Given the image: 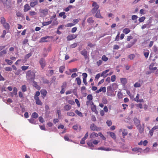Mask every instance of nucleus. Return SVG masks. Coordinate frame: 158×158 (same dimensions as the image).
I'll use <instances>...</instances> for the list:
<instances>
[{"label":"nucleus","mask_w":158,"mask_h":158,"mask_svg":"<svg viewBox=\"0 0 158 158\" xmlns=\"http://www.w3.org/2000/svg\"><path fill=\"white\" fill-rule=\"evenodd\" d=\"M26 77L27 79L30 81L33 80L35 78V73L31 70H28L26 73Z\"/></svg>","instance_id":"nucleus-1"},{"label":"nucleus","mask_w":158,"mask_h":158,"mask_svg":"<svg viewBox=\"0 0 158 158\" xmlns=\"http://www.w3.org/2000/svg\"><path fill=\"white\" fill-rule=\"evenodd\" d=\"M92 8L91 10V12L93 14H94L98 10L99 8V6L97 3L95 2H93V3L92 5Z\"/></svg>","instance_id":"nucleus-2"},{"label":"nucleus","mask_w":158,"mask_h":158,"mask_svg":"<svg viewBox=\"0 0 158 158\" xmlns=\"http://www.w3.org/2000/svg\"><path fill=\"white\" fill-rule=\"evenodd\" d=\"M90 129L93 131H100L101 128L100 127L96 126L93 123L90 125Z\"/></svg>","instance_id":"nucleus-3"},{"label":"nucleus","mask_w":158,"mask_h":158,"mask_svg":"<svg viewBox=\"0 0 158 158\" xmlns=\"http://www.w3.org/2000/svg\"><path fill=\"white\" fill-rule=\"evenodd\" d=\"M39 62L41 65V68L43 69L46 65V62L45 59L43 58H41L40 59Z\"/></svg>","instance_id":"nucleus-4"},{"label":"nucleus","mask_w":158,"mask_h":158,"mask_svg":"<svg viewBox=\"0 0 158 158\" xmlns=\"http://www.w3.org/2000/svg\"><path fill=\"white\" fill-rule=\"evenodd\" d=\"M137 40L135 38L129 42L126 46L127 48H130L133 46L137 42Z\"/></svg>","instance_id":"nucleus-5"},{"label":"nucleus","mask_w":158,"mask_h":158,"mask_svg":"<svg viewBox=\"0 0 158 158\" xmlns=\"http://www.w3.org/2000/svg\"><path fill=\"white\" fill-rule=\"evenodd\" d=\"M81 54L86 59L89 58V57L88 56V52L85 49L83 50L81 52Z\"/></svg>","instance_id":"nucleus-6"},{"label":"nucleus","mask_w":158,"mask_h":158,"mask_svg":"<svg viewBox=\"0 0 158 158\" xmlns=\"http://www.w3.org/2000/svg\"><path fill=\"white\" fill-rule=\"evenodd\" d=\"M77 35L71 34L67 36V39L68 41L77 38Z\"/></svg>","instance_id":"nucleus-7"},{"label":"nucleus","mask_w":158,"mask_h":158,"mask_svg":"<svg viewBox=\"0 0 158 158\" xmlns=\"http://www.w3.org/2000/svg\"><path fill=\"white\" fill-rule=\"evenodd\" d=\"M133 121L135 124V125L137 127H138L139 126H140V122L139 120L136 118H134Z\"/></svg>","instance_id":"nucleus-8"},{"label":"nucleus","mask_w":158,"mask_h":158,"mask_svg":"<svg viewBox=\"0 0 158 158\" xmlns=\"http://www.w3.org/2000/svg\"><path fill=\"white\" fill-rule=\"evenodd\" d=\"M143 126L142 127L140 124V126H139L138 127H137V128L138 129L139 132L140 133H143L144 131V124H143Z\"/></svg>","instance_id":"nucleus-9"},{"label":"nucleus","mask_w":158,"mask_h":158,"mask_svg":"<svg viewBox=\"0 0 158 158\" xmlns=\"http://www.w3.org/2000/svg\"><path fill=\"white\" fill-rule=\"evenodd\" d=\"M35 101L37 105L42 106L43 105V103L41 100L39 98L35 97L34 98Z\"/></svg>","instance_id":"nucleus-10"},{"label":"nucleus","mask_w":158,"mask_h":158,"mask_svg":"<svg viewBox=\"0 0 158 158\" xmlns=\"http://www.w3.org/2000/svg\"><path fill=\"white\" fill-rule=\"evenodd\" d=\"M107 134L109 135L114 139V140L116 139V136L114 133L112 132L108 131L107 132Z\"/></svg>","instance_id":"nucleus-11"},{"label":"nucleus","mask_w":158,"mask_h":158,"mask_svg":"<svg viewBox=\"0 0 158 158\" xmlns=\"http://www.w3.org/2000/svg\"><path fill=\"white\" fill-rule=\"evenodd\" d=\"M40 12L44 16H45L48 15V12L47 9L41 10L40 11Z\"/></svg>","instance_id":"nucleus-12"},{"label":"nucleus","mask_w":158,"mask_h":158,"mask_svg":"<svg viewBox=\"0 0 158 158\" xmlns=\"http://www.w3.org/2000/svg\"><path fill=\"white\" fill-rule=\"evenodd\" d=\"M101 92H102L103 93H105L106 92V87H101L99 89L97 90L96 91V94H98Z\"/></svg>","instance_id":"nucleus-13"},{"label":"nucleus","mask_w":158,"mask_h":158,"mask_svg":"<svg viewBox=\"0 0 158 158\" xmlns=\"http://www.w3.org/2000/svg\"><path fill=\"white\" fill-rule=\"evenodd\" d=\"M155 65L154 63H152L149 66V69L151 70L155 71L157 69V67H153Z\"/></svg>","instance_id":"nucleus-14"},{"label":"nucleus","mask_w":158,"mask_h":158,"mask_svg":"<svg viewBox=\"0 0 158 158\" xmlns=\"http://www.w3.org/2000/svg\"><path fill=\"white\" fill-rule=\"evenodd\" d=\"M97 149L98 150H104L106 151H109L111 150V148H105L104 147H100L98 148Z\"/></svg>","instance_id":"nucleus-15"},{"label":"nucleus","mask_w":158,"mask_h":158,"mask_svg":"<svg viewBox=\"0 0 158 158\" xmlns=\"http://www.w3.org/2000/svg\"><path fill=\"white\" fill-rule=\"evenodd\" d=\"M31 9V7L28 4H26L24 6V11L27 12Z\"/></svg>","instance_id":"nucleus-16"},{"label":"nucleus","mask_w":158,"mask_h":158,"mask_svg":"<svg viewBox=\"0 0 158 158\" xmlns=\"http://www.w3.org/2000/svg\"><path fill=\"white\" fill-rule=\"evenodd\" d=\"M98 134L95 132H92L90 135L89 137L91 139H93L95 137H98Z\"/></svg>","instance_id":"nucleus-17"},{"label":"nucleus","mask_w":158,"mask_h":158,"mask_svg":"<svg viewBox=\"0 0 158 158\" xmlns=\"http://www.w3.org/2000/svg\"><path fill=\"white\" fill-rule=\"evenodd\" d=\"M109 71V69H107L105 71H103L101 74V76L103 77L104 78L106 77L108 75V74H106V73H108Z\"/></svg>","instance_id":"nucleus-18"},{"label":"nucleus","mask_w":158,"mask_h":158,"mask_svg":"<svg viewBox=\"0 0 158 158\" xmlns=\"http://www.w3.org/2000/svg\"><path fill=\"white\" fill-rule=\"evenodd\" d=\"M40 92L41 94L43 95V98H44V97L46 96L47 93V91L45 89H42L41 90Z\"/></svg>","instance_id":"nucleus-19"},{"label":"nucleus","mask_w":158,"mask_h":158,"mask_svg":"<svg viewBox=\"0 0 158 158\" xmlns=\"http://www.w3.org/2000/svg\"><path fill=\"white\" fill-rule=\"evenodd\" d=\"M96 12L97 13L95 15V17L97 18L102 19L103 17L101 15L100 10H98Z\"/></svg>","instance_id":"nucleus-20"},{"label":"nucleus","mask_w":158,"mask_h":158,"mask_svg":"<svg viewBox=\"0 0 158 158\" xmlns=\"http://www.w3.org/2000/svg\"><path fill=\"white\" fill-rule=\"evenodd\" d=\"M38 4V1L37 0L31 2L30 3V6L31 7H34L35 6Z\"/></svg>","instance_id":"nucleus-21"},{"label":"nucleus","mask_w":158,"mask_h":158,"mask_svg":"<svg viewBox=\"0 0 158 158\" xmlns=\"http://www.w3.org/2000/svg\"><path fill=\"white\" fill-rule=\"evenodd\" d=\"M71 108V106L69 104L66 105L64 107V110L66 111L69 110Z\"/></svg>","instance_id":"nucleus-22"},{"label":"nucleus","mask_w":158,"mask_h":158,"mask_svg":"<svg viewBox=\"0 0 158 158\" xmlns=\"http://www.w3.org/2000/svg\"><path fill=\"white\" fill-rule=\"evenodd\" d=\"M121 82L124 85H126L127 82V80L126 78H121L120 79Z\"/></svg>","instance_id":"nucleus-23"},{"label":"nucleus","mask_w":158,"mask_h":158,"mask_svg":"<svg viewBox=\"0 0 158 158\" xmlns=\"http://www.w3.org/2000/svg\"><path fill=\"white\" fill-rule=\"evenodd\" d=\"M93 143L90 142H88L87 143V144L88 145V146L91 149H94V146Z\"/></svg>","instance_id":"nucleus-24"},{"label":"nucleus","mask_w":158,"mask_h":158,"mask_svg":"<svg viewBox=\"0 0 158 158\" xmlns=\"http://www.w3.org/2000/svg\"><path fill=\"white\" fill-rule=\"evenodd\" d=\"M3 26L6 29L9 30L10 29V25L8 23H5L3 24Z\"/></svg>","instance_id":"nucleus-25"},{"label":"nucleus","mask_w":158,"mask_h":158,"mask_svg":"<svg viewBox=\"0 0 158 158\" xmlns=\"http://www.w3.org/2000/svg\"><path fill=\"white\" fill-rule=\"evenodd\" d=\"M130 31H131L128 28H125L123 30V33H125V34H127L129 33L130 32Z\"/></svg>","instance_id":"nucleus-26"},{"label":"nucleus","mask_w":158,"mask_h":158,"mask_svg":"<svg viewBox=\"0 0 158 158\" xmlns=\"http://www.w3.org/2000/svg\"><path fill=\"white\" fill-rule=\"evenodd\" d=\"M91 109L92 111L93 112H95L97 111L96 106L94 104L91 106Z\"/></svg>","instance_id":"nucleus-27"},{"label":"nucleus","mask_w":158,"mask_h":158,"mask_svg":"<svg viewBox=\"0 0 158 158\" xmlns=\"http://www.w3.org/2000/svg\"><path fill=\"white\" fill-rule=\"evenodd\" d=\"M142 150V149L141 148H135L132 149V151L134 152H140Z\"/></svg>","instance_id":"nucleus-28"},{"label":"nucleus","mask_w":158,"mask_h":158,"mask_svg":"<svg viewBox=\"0 0 158 158\" xmlns=\"http://www.w3.org/2000/svg\"><path fill=\"white\" fill-rule=\"evenodd\" d=\"M94 21V20H93V18L91 17L87 19V22L89 23H93Z\"/></svg>","instance_id":"nucleus-29"},{"label":"nucleus","mask_w":158,"mask_h":158,"mask_svg":"<svg viewBox=\"0 0 158 158\" xmlns=\"http://www.w3.org/2000/svg\"><path fill=\"white\" fill-rule=\"evenodd\" d=\"M49 37L48 36H46L44 37H42L40 39V42H47V41L45 40L48 38Z\"/></svg>","instance_id":"nucleus-30"},{"label":"nucleus","mask_w":158,"mask_h":158,"mask_svg":"<svg viewBox=\"0 0 158 158\" xmlns=\"http://www.w3.org/2000/svg\"><path fill=\"white\" fill-rule=\"evenodd\" d=\"M75 112L79 116L81 117H82L83 116V115L78 110H76L75 111Z\"/></svg>","instance_id":"nucleus-31"},{"label":"nucleus","mask_w":158,"mask_h":158,"mask_svg":"<svg viewBox=\"0 0 158 158\" xmlns=\"http://www.w3.org/2000/svg\"><path fill=\"white\" fill-rule=\"evenodd\" d=\"M52 22V20H51L48 21V22H44L42 24H43V26H47V25H49V24H50Z\"/></svg>","instance_id":"nucleus-32"},{"label":"nucleus","mask_w":158,"mask_h":158,"mask_svg":"<svg viewBox=\"0 0 158 158\" xmlns=\"http://www.w3.org/2000/svg\"><path fill=\"white\" fill-rule=\"evenodd\" d=\"M59 16L60 17H63L64 19H65L66 17V16L65 15V13L64 12H60L59 14Z\"/></svg>","instance_id":"nucleus-33"},{"label":"nucleus","mask_w":158,"mask_h":158,"mask_svg":"<svg viewBox=\"0 0 158 158\" xmlns=\"http://www.w3.org/2000/svg\"><path fill=\"white\" fill-rule=\"evenodd\" d=\"M33 85L37 89H39L40 88V86L38 85L37 83L34 81H33Z\"/></svg>","instance_id":"nucleus-34"},{"label":"nucleus","mask_w":158,"mask_h":158,"mask_svg":"<svg viewBox=\"0 0 158 158\" xmlns=\"http://www.w3.org/2000/svg\"><path fill=\"white\" fill-rule=\"evenodd\" d=\"M7 53V51L6 49L3 50L0 52V55L1 57L2 56L6 54Z\"/></svg>","instance_id":"nucleus-35"},{"label":"nucleus","mask_w":158,"mask_h":158,"mask_svg":"<svg viewBox=\"0 0 158 158\" xmlns=\"http://www.w3.org/2000/svg\"><path fill=\"white\" fill-rule=\"evenodd\" d=\"M127 134L128 132L127 130L125 129L123 130L122 132V135L123 138H124L125 136L127 135Z\"/></svg>","instance_id":"nucleus-36"},{"label":"nucleus","mask_w":158,"mask_h":158,"mask_svg":"<svg viewBox=\"0 0 158 158\" xmlns=\"http://www.w3.org/2000/svg\"><path fill=\"white\" fill-rule=\"evenodd\" d=\"M38 114L35 112L33 113L32 114V117L33 118H37L38 117Z\"/></svg>","instance_id":"nucleus-37"},{"label":"nucleus","mask_w":158,"mask_h":158,"mask_svg":"<svg viewBox=\"0 0 158 158\" xmlns=\"http://www.w3.org/2000/svg\"><path fill=\"white\" fill-rule=\"evenodd\" d=\"M94 103L92 100H88L86 101V105L88 106L89 105H91V106L94 104Z\"/></svg>","instance_id":"nucleus-38"},{"label":"nucleus","mask_w":158,"mask_h":158,"mask_svg":"<svg viewBox=\"0 0 158 158\" xmlns=\"http://www.w3.org/2000/svg\"><path fill=\"white\" fill-rule=\"evenodd\" d=\"M73 7L71 5H69L68 7L65 8L64 9V11L66 12H68L69 10L70 9H71V8H72Z\"/></svg>","instance_id":"nucleus-39"},{"label":"nucleus","mask_w":158,"mask_h":158,"mask_svg":"<svg viewBox=\"0 0 158 158\" xmlns=\"http://www.w3.org/2000/svg\"><path fill=\"white\" fill-rule=\"evenodd\" d=\"M76 80L77 81V83L78 85H80L81 83V81L80 78L77 77L76 78Z\"/></svg>","instance_id":"nucleus-40"},{"label":"nucleus","mask_w":158,"mask_h":158,"mask_svg":"<svg viewBox=\"0 0 158 158\" xmlns=\"http://www.w3.org/2000/svg\"><path fill=\"white\" fill-rule=\"evenodd\" d=\"M65 67L64 66H61L59 68V72L61 73H62L64 70Z\"/></svg>","instance_id":"nucleus-41"},{"label":"nucleus","mask_w":158,"mask_h":158,"mask_svg":"<svg viewBox=\"0 0 158 158\" xmlns=\"http://www.w3.org/2000/svg\"><path fill=\"white\" fill-rule=\"evenodd\" d=\"M21 90L23 92H25L27 91V87L25 85H23L22 86Z\"/></svg>","instance_id":"nucleus-42"},{"label":"nucleus","mask_w":158,"mask_h":158,"mask_svg":"<svg viewBox=\"0 0 158 158\" xmlns=\"http://www.w3.org/2000/svg\"><path fill=\"white\" fill-rule=\"evenodd\" d=\"M5 61L7 63V64L9 65H11L13 63V62L12 60L7 59H5Z\"/></svg>","instance_id":"nucleus-43"},{"label":"nucleus","mask_w":158,"mask_h":158,"mask_svg":"<svg viewBox=\"0 0 158 158\" xmlns=\"http://www.w3.org/2000/svg\"><path fill=\"white\" fill-rule=\"evenodd\" d=\"M6 19L3 17H2L1 18L0 22L1 23L3 24L6 22Z\"/></svg>","instance_id":"nucleus-44"},{"label":"nucleus","mask_w":158,"mask_h":158,"mask_svg":"<svg viewBox=\"0 0 158 158\" xmlns=\"http://www.w3.org/2000/svg\"><path fill=\"white\" fill-rule=\"evenodd\" d=\"M144 55L146 58H147L148 57L149 54V51L148 50H147L146 52H144Z\"/></svg>","instance_id":"nucleus-45"},{"label":"nucleus","mask_w":158,"mask_h":158,"mask_svg":"<svg viewBox=\"0 0 158 158\" xmlns=\"http://www.w3.org/2000/svg\"><path fill=\"white\" fill-rule=\"evenodd\" d=\"M87 99L88 100H93V96L91 94H89L87 96Z\"/></svg>","instance_id":"nucleus-46"},{"label":"nucleus","mask_w":158,"mask_h":158,"mask_svg":"<svg viewBox=\"0 0 158 158\" xmlns=\"http://www.w3.org/2000/svg\"><path fill=\"white\" fill-rule=\"evenodd\" d=\"M98 135H99L100 136L102 139L104 140H106V137L103 135L102 133L101 132H99L98 133Z\"/></svg>","instance_id":"nucleus-47"},{"label":"nucleus","mask_w":158,"mask_h":158,"mask_svg":"<svg viewBox=\"0 0 158 158\" xmlns=\"http://www.w3.org/2000/svg\"><path fill=\"white\" fill-rule=\"evenodd\" d=\"M102 60L104 61H106L108 60V58L105 55H103L102 58Z\"/></svg>","instance_id":"nucleus-48"},{"label":"nucleus","mask_w":158,"mask_h":158,"mask_svg":"<svg viewBox=\"0 0 158 158\" xmlns=\"http://www.w3.org/2000/svg\"><path fill=\"white\" fill-rule=\"evenodd\" d=\"M68 115L71 116H74L75 115V114L74 112H68L67 113Z\"/></svg>","instance_id":"nucleus-49"},{"label":"nucleus","mask_w":158,"mask_h":158,"mask_svg":"<svg viewBox=\"0 0 158 158\" xmlns=\"http://www.w3.org/2000/svg\"><path fill=\"white\" fill-rule=\"evenodd\" d=\"M17 89L15 87L13 88V93L15 95H16L17 94Z\"/></svg>","instance_id":"nucleus-50"},{"label":"nucleus","mask_w":158,"mask_h":158,"mask_svg":"<svg viewBox=\"0 0 158 158\" xmlns=\"http://www.w3.org/2000/svg\"><path fill=\"white\" fill-rule=\"evenodd\" d=\"M28 120L30 123L33 124H35V119L33 118H31L28 119Z\"/></svg>","instance_id":"nucleus-51"},{"label":"nucleus","mask_w":158,"mask_h":158,"mask_svg":"<svg viewBox=\"0 0 158 158\" xmlns=\"http://www.w3.org/2000/svg\"><path fill=\"white\" fill-rule=\"evenodd\" d=\"M36 13L34 11H30L29 12V15L31 16H33L36 15Z\"/></svg>","instance_id":"nucleus-52"},{"label":"nucleus","mask_w":158,"mask_h":158,"mask_svg":"<svg viewBox=\"0 0 158 158\" xmlns=\"http://www.w3.org/2000/svg\"><path fill=\"white\" fill-rule=\"evenodd\" d=\"M28 66H23L21 67V69L22 70L25 71L28 69Z\"/></svg>","instance_id":"nucleus-53"},{"label":"nucleus","mask_w":158,"mask_h":158,"mask_svg":"<svg viewBox=\"0 0 158 158\" xmlns=\"http://www.w3.org/2000/svg\"><path fill=\"white\" fill-rule=\"evenodd\" d=\"M67 87V83L66 82H64L62 83V85L61 86V88H64L65 89Z\"/></svg>","instance_id":"nucleus-54"},{"label":"nucleus","mask_w":158,"mask_h":158,"mask_svg":"<svg viewBox=\"0 0 158 158\" xmlns=\"http://www.w3.org/2000/svg\"><path fill=\"white\" fill-rule=\"evenodd\" d=\"M32 55L31 53H29L28 54H27L25 56V59H27L29 58Z\"/></svg>","instance_id":"nucleus-55"},{"label":"nucleus","mask_w":158,"mask_h":158,"mask_svg":"<svg viewBox=\"0 0 158 158\" xmlns=\"http://www.w3.org/2000/svg\"><path fill=\"white\" fill-rule=\"evenodd\" d=\"M111 80L112 82H114L116 80V76L115 75H113L111 76Z\"/></svg>","instance_id":"nucleus-56"},{"label":"nucleus","mask_w":158,"mask_h":158,"mask_svg":"<svg viewBox=\"0 0 158 158\" xmlns=\"http://www.w3.org/2000/svg\"><path fill=\"white\" fill-rule=\"evenodd\" d=\"M117 96L119 99H121L122 98L123 94L122 93L119 92L117 94Z\"/></svg>","instance_id":"nucleus-57"},{"label":"nucleus","mask_w":158,"mask_h":158,"mask_svg":"<svg viewBox=\"0 0 158 158\" xmlns=\"http://www.w3.org/2000/svg\"><path fill=\"white\" fill-rule=\"evenodd\" d=\"M141 86V85L140 83L139 82H136L134 85V86L135 87H139Z\"/></svg>","instance_id":"nucleus-58"},{"label":"nucleus","mask_w":158,"mask_h":158,"mask_svg":"<svg viewBox=\"0 0 158 158\" xmlns=\"http://www.w3.org/2000/svg\"><path fill=\"white\" fill-rule=\"evenodd\" d=\"M5 70L6 71H11L12 70V68L10 67H6L5 68Z\"/></svg>","instance_id":"nucleus-59"},{"label":"nucleus","mask_w":158,"mask_h":158,"mask_svg":"<svg viewBox=\"0 0 158 158\" xmlns=\"http://www.w3.org/2000/svg\"><path fill=\"white\" fill-rule=\"evenodd\" d=\"M95 45L94 44H93L91 43L90 42H89L88 43V46L90 48H92Z\"/></svg>","instance_id":"nucleus-60"},{"label":"nucleus","mask_w":158,"mask_h":158,"mask_svg":"<svg viewBox=\"0 0 158 158\" xmlns=\"http://www.w3.org/2000/svg\"><path fill=\"white\" fill-rule=\"evenodd\" d=\"M99 142H100L99 141L97 140H96V139L92 141L93 143L95 145L97 144Z\"/></svg>","instance_id":"nucleus-61"},{"label":"nucleus","mask_w":158,"mask_h":158,"mask_svg":"<svg viewBox=\"0 0 158 158\" xmlns=\"http://www.w3.org/2000/svg\"><path fill=\"white\" fill-rule=\"evenodd\" d=\"M102 63V61L101 60H99L96 62V64L98 66H100Z\"/></svg>","instance_id":"nucleus-62"},{"label":"nucleus","mask_w":158,"mask_h":158,"mask_svg":"<svg viewBox=\"0 0 158 158\" xmlns=\"http://www.w3.org/2000/svg\"><path fill=\"white\" fill-rule=\"evenodd\" d=\"M75 101L76 103L77 104L78 106L80 107V104L79 100L77 99H76L75 100Z\"/></svg>","instance_id":"nucleus-63"},{"label":"nucleus","mask_w":158,"mask_h":158,"mask_svg":"<svg viewBox=\"0 0 158 158\" xmlns=\"http://www.w3.org/2000/svg\"><path fill=\"white\" fill-rule=\"evenodd\" d=\"M145 19V17H144V16H143V17L139 18V21L140 22H143L144 21V20Z\"/></svg>","instance_id":"nucleus-64"}]
</instances>
